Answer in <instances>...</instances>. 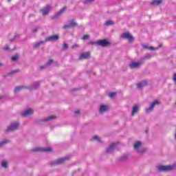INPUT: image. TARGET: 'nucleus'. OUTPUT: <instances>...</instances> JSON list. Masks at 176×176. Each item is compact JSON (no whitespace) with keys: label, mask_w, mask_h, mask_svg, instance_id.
Masks as SVG:
<instances>
[{"label":"nucleus","mask_w":176,"mask_h":176,"mask_svg":"<svg viewBox=\"0 0 176 176\" xmlns=\"http://www.w3.org/2000/svg\"><path fill=\"white\" fill-rule=\"evenodd\" d=\"M14 73H16V72H19V71H15V72H14Z\"/></svg>","instance_id":"nucleus-42"},{"label":"nucleus","mask_w":176,"mask_h":176,"mask_svg":"<svg viewBox=\"0 0 176 176\" xmlns=\"http://www.w3.org/2000/svg\"><path fill=\"white\" fill-rule=\"evenodd\" d=\"M17 58H19V57L17 56H14L12 57V60L16 61V60H17Z\"/></svg>","instance_id":"nucleus-32"},{"label":"nucleus","mask_w":176,"mask_h":176,"mask_svg":"<svg viewBox=\"0 0 176 176\" xmlns=\"http://www.w3.org/2000/svg\"><path fill=\"white\" fill-rule=\"evenodd\" d=\"M63 49H65V50H67L68 49V44H67L65 43H63Z\"/></svg>","instance_id":"nucleus-29"},{"label":"nucleus","mask_w":176,"mask_h":176,"mask_svg":"<svg viewBox=\"0 0 176 176\" xmlns=\"http://www.w3.org/2000/svg\"><path fill=\"white\" fill-rule=\"evenodd\" d=\"M24 89L23 87H17L15 88L14 92L17 93V91H20V90H23Z\"/></svg>","instance_id":"nucleus-26"},{"label":"nucleus","mask_w":176,"mask_h":176,"mask_svg":"<svg viewBox=\"0 0 176 176\" xmlns=\"http://www.w3.org/2000/svg\"><path fill=\"white\" fill-rule=\"evenodd\" d=\"M116 145H118V143L111 144L110 146L107 149L106 151L107 153H111V152L113 151V148L116 147Z\"/></svg>","instance_id":"nucleus-12"},{"label":"nucleus","mask_w":176,"mask_h":176,"mask_svg":"<svg viewBox=\"0 0 176 176\" xmlns=\"http://www.w3.org/2000/svg\"><path fill=\"white\" fill-rule=\"evenodd\" d=\"M59 38L60 36H58V34H55L50 36L47 38H45V42H54V41H58Z\"/></svg>","instance_id":"nucleus-4"},{"label":"nucleus","mask_w":176,"mask_h":176,"mask_svg":"<svg viewBox=\"0 0 176 176\" xmlns=\"http://www.w3.org/2000/svg\"><path fill=\"white\" fill-rule=\"evenodd\" d=\"M159 104H160V102H159V100H155L151 103V106L146 109V112H151V111H152L153 108H155V106L159 105Z\"/></svg>","instance_id":"nucleus-8"},{"label":"nucleus","mask_w":176,"mask_h":176,"mask_svg":"<svg viewBox=\"0 0 176 176\" xmlns=\"http://www.w3.org/2000/svg\"><path fill=\"white\" fill-rule=\"evenodd\" d=\"M43 68H45V66H41V69H43Z\"/></svg>","instance_id":"nucleus-41"},{"label":"nucleus","mask_w":176,"mask_h":176,"mask_svg":"<svg viewBox=\"0 0 176 176\" xmlns=\"http://www.w3.org/2000/svg\"><path fill=\"white\" fill-rule=\"evenodd\" d=\"M143 86H148V82L146 81H144L142 84V82H139L137 85L138 89H142Z\"/></svg>","instance_id":"nucleus-14"},{"label":"nucleus","mask_w":176,"mask_h":176,"mask_svg":"<svg viewBox=\"0 0 176 176\" xmlns=\"http://www.w3.org/2000/svg\"><path fill=\"white\" fill-rule=\"evenodd\" d=\"M108 109H109V108L107 104H102L100 107L99 112H100V113H104V112H107V111H108Z\"/></svg>","instance_id":"nucleus-11"},{"label":"nucleus","mask_w":176,"mask_h":176,"mask_svg":"<svg viewBox=\"0 0 176 176\" xmlns=\"http://www.w3.org/2000/svg\"><path fill=\"white\" fill-rule=\"evenodd\" d=\"M65 160H68V158L67 157L60 158L55 162V164H61V163H64Z\"/></svg>","instance_id":"nucleus-15"},{"label":"nucleus","mask_w":176,"mask_h":176,"mask_svg":"<svg viewBox=\"0 0 176 176\" xmlns=\"http://www.w3.org/2000/svg\"><path fill=\"white\" fill-rule=\"evenodd\" d=\"M3 50H9V46L6 45V46L3 47Z\"/></svg>","instance_id":"nucleus-36"},{"label":"nucleus","mask_w":176,"mask_h":176,"mask_svg":"<svg viewBox=\"0 0 176 176\" xmlns=\"http://www.w3.org/2000/svg\"><path fill=\"white\" fill-rule=\"evenodd\" d=\"M19 129V122H15L12 124L10 126L6 129V133L9 131H14V130H17Z\"/></svg>","instance_id":"nucleus-2"},{"label":"nucleus","mask_w":176,"mask_h":176,"mask_svg":"<svg viewBox=\"0 0 176 176\" xmlns=\"http://www.w3.org/2000/svg\"><path fill=\"white\" fill-rule=\"evenodd\" d=\"M87 58H90V52H83L80 54L79 60H87Z\"/></svg>","instance_id":"nucleus-10"},{"label":"nucleus","mask_w":176,"mask_h":176,"mask_svg":"<svg viewBox=\"0 0 176 176\" xmlns=\"http://www.w3.org/2000/svg\"><path fill=\"white\" fill-rule=\"evenodd\" d=\"M146 58H151V55L150 54H147L146 56Z\"/></svg>","instance_id":"nucleus-38"},{"label":"nucleus","mask_w":176,"mask_h":176,"mask_svg":"<svg viewBox=\"0 0 176 176\" xmlns=\"http://www.w3.org/2000/svg\"><path fill=\"white\" fill-rule=\"evenodd\" d=\"M1 166H2V167H4L5 168H6V167H8V163L6 162L3 161L1 163Z\"/></svg>","instance_id":"nucleus-28"},{"label":"nucleus","mask_w":176,"mask_h":176,"mask_svg":"<svg viewBox=\"0 0 176 176\" xmlns=\"http://www.w3.org/2000/svg\"><path fill=\"white\" fill-rule=\"evenodd\" d=\"M96 45H98V46H102V47H107V46H109V45H111V43L107 41V39H103L96 41Z\"/></svg>","instance_id":"nucleus-1"},{"label":"nucleus","mask_w":176,"mask_h":176,"mask_svg":"<svg viewBox=\"0 0 176 176\" xmlns=\"http://www.w3.org/2000/svg\"><path fill=\"white\" fill-rule=\"evenodd\" d=\"M74 113H75L76 115H79V114H80V110H76V111L74 112Z\"/></svg>","instance_id":"nucleus-35"},{"label":"nucleus","mask_w":176,"mask_h":176,"mask_svg":"<svg viewBox=\"0 0 176 176\" xmlns=\"http://www.w3.org/2000/svg\"><path fill=\"white\" fill-rule=\"evenodd\" d=\"M146 133H148V130H146Z\"/></svg>","instance_id":"nucleus-44"},{"label":"nucleus","mask_w":176,"mask_h":176,"mask_svg":"<svg viewBox=\"0 0 176 176\" xmlns=\"http://www.w3.org/2000/svg\"><path fill=\"white\" fill-rule=\"evenodd\" d=\"M70 27H71V25L67 24V25H65L63 26V28H64L65 30H67V28H70Z\"/></svg>","instance_id":"nucleus-31"},{"label":"nucleus","mask_w":176,"mask_h":176,"mask_svg":"<svg viewBox=\"0 0 176 176\" xmlns=\"http://www.w3.org/2000/svg\"><path fill=\"white\" fill-rule=\"evenodd\" d=\"M8 2H10L12 0H8Z\"/></svg>","instance_id":"nucleus-43"},{"label":"nucleus","mask_w":176,"mask_h":176,"mask_svg":"<svg viewBox=\"0 0 176 176\" xmlns=\"http://www.w3.org/2000/svg\"><path fill=\"white\" fill-rule=\"evenodd\" d=\"M141 65V63L140 62H132L130 65L129 67L130 68H138Z\"/></svg>","instance_id":"nucleus-13"},{"label":"nucleus","mask_w":176,"mask_h":176,"mask_svg":"<svg viewBox=\"0 0 176 176\" xmlns=\"http://www.w3.org/2000/svg\"><path fill=\"white\" fill-rule=\"evenodd\" d=\"M52 10V6L50 5H47L46 7L41 9L43 16H47V14Z\"/></svg>","instance_id":"nucleus-5"},{"label":"nucleus","mask_w":176,"mask_h":176,"mask_svg":"<svg viewBox=\"0 0 176 176\" xmlns=\"http://www.w3.org/2000/svg\"><path fill=\"white\" fill-rule=\"evenodd\" d=\"M52 63H53V60L52 59H50V60L48 62V65H50V64Z\"/></svg>","instance_id":"nucleus-37"},{"label":"nucleus","mask_w":176,"mask_h":176,"mask_svg":"<svg viewBox=\"0 0 176 176\" xmlns=\"http://www.w3.org/2000/svg\"><path fill=\"white\" fill-rule=\"evenodd\" d=\"M53 148L52 147H47L45 148H36L33 149V152H52Z\"/></svg>","instance_id":"nucleus-6"},{"label":"nucleus","mask_w":176,"mask_h":176,"mask_svg":"<svg viewBox=\"0 0 176 176\" xmlns=\"http://www.w3.org/2000/svg\"><path fill=\"white\" fill-rule=\"evenodd\" d=\"M34 113V110L32 109H28L25 110L24 112L21 113V115L23 118H25L27 116H30V115H32Z\"/></svg>","instance_id":"nucleus-9"},{"label":"nucleus","mask_w":176,"mask_h":176,"mask_svg":"<svg viewBox=\"0 0 176 176\" xmlns=\"http://www.w3.org/2000/svg\"><path fill=\"white\" fill-rule=\"evenodd\" d=\"M121 37L124 38V39H128L129 42H133V41H134V37H133V36H131V34H130L129 32L124 33L121 35Z\"/></svg>","instance_id":"nucleus-7"},{"label":"nucleus","mask_w":176,"mask_h":176,"mask_svg":"<svg viewBox=\"0 0 176 176\" xmlns=\"http://www.w3.org/2000/svg\"><path fill=\"white\" fill-rule=\"evenodd\" d=\"M137 112H138V106L135 105L133 107L132 113H131L132 116H134V115L137 113Z\"/></svg>","instance_id":"nucleus-16"},{"label":"nucleus","mask_w":176,"mask_h":176,"mask_svg":"<svg viewBox=\"0 0 176 176\" xmlns=\"http://www.w3.org/2000/svg\"><path fill=\"white\" fill-rule=\"evenodd\" d=\"M94 0H85L84 3H91Z\"/></svg>","instance_id":"nucleus-30"},{"label":"nucleus","mask_w":176,"mask_h":176,"mask_svg":"<svg viewBox=\"0 0 176 176\" xmlns=\"http://www.w3.org/2000/svg\"><path fill=\"white\" fill-rule=\"evenodd\" d=\"M45 43V41H39L38 43L34 45L33 48L34 49H38L41 45H43Z\"/></svg>","instance_id":"nucleus-17"},{"label":"nucleus","mask_w":176,"mask_h":176,"mask_svg":"<svg viewBox=\"0 0 176 176\" xmlns=\"http://www.w3.org/2000/svg\"><path fill=\"white\" fill-rule=\"evenodd\" d=\"M116 92H111L110 94H109V97L110 98H113V97H116Z\"/></svg>","instance_id":"nucleus-23"},{"label":"nucleus","mask_w":176,"mask_h":176,"mask_svg":"<svg viewBox=\"0 0 176 176\" xmlns=\"http://www.w3.org/2000/svg\"><path fill=\"white\" fill-rule=\"evenodd\" d=\"M144 49H147L148 50H156V48L153 47H148V45H143Z\"/></svg>","instance_id":"nucleus-21"},{"label":"nucleus","mask_w":176,"mask_h":176,"mask_svg":"<svg viewBox=\"0 0 176 176\" xmlns=\"http://www.w3.org/2000/svg\"><path fill=\"white\" fill-rule=\"evenodd\" d=\"M93 140H95L96 141H98L100 142V138H98V136H94L93 138Z\"/></svg>","instance_id":"nucleus-33"},{"label":"nucleus","mask_w":176,"mask_h":176,"mask_svg":"<svg viewBox=\"0 0 176 176\" xmlns=\"http://www.w3.org/2000/svg\"><path fill=\"white\" fill-rule=\"evenodd\" d=\"M141 145H142V143L141 142H136L133 145V148L134 149H138V148H140Z\"/></svg>","instance_id":"nucleus-18"},{"label":"nucleus","mask_w":176,"mask_h":176,"mask_svg":"<svg viewBox=\"0 0 176 176\" xmlns=\"http://www.w3.org/2000/svg\"><path fill=\"white\" fill-rule=\"evenodd\" d=\"M160 171H171L174 170V166H160L158 167Z\"/></svg>","instance_id":"nucleus-3"},{"label":"nucleus","mask_w":176,"mask_h":176,"mask_svg":"<svg viewBox=\"0 0 176 176\" xmlns=\"http://www.w3.org/2000/svg\"><path fill=\"white\" fill-rule=\"evenodd\" d=\"M66 10H67V7H63V8L57 13V16H60V14H61V13H63V12H65Z\"/></svg>","instance_id":"nucleus-22"},{"label":"nucleus","mask_w":176,"mask_h":176,"mask_svg":"<svg viewBox=\"0 0 176 176\" xmlns=\"http://www.w3.org/2000/svg\"><path fill=\"white\" fill-rule=\"evenodd\" d=\"M90 37V36L89 34H85L82 37V41H86V39H88Z\"/></svg>","instance_id":"nucleus-27"},{"label":"nucleus","mask_w":176,"mask_h":176,"mask_svg":"<svg viewBox=\"0 0 176 176\" xmlns=\"http://www.w3.org/2000/svg\"><path fill=\"white\" fill-rule=\"evenodd\" d=\"M69 25H70V27H76V25H78L76 22H75V20H74V19L70 21Z\"/></svg>","instance_id":"nucleus-19"},{"label":"nucleus","mask_w":176,"mask_h":176,"mask_svg":"<svg viewBox=\"0 0 176 176\" xmlns=\"http://www.w3.org/2000/svg\"><path fill=\"white\" fill-rule=\"evenodd\" d=\"M175 140H176V135H175Z\"/></svg>","instance_id":"nucleus-45"},{"label":"nucleus","mask_w":176,"mask_h":176,"mask_svg":"<svg viewBox=\"0 0 176 176\" xmlns=\"http://www.w3.org/2000/svg\"><path fill=\"white\" fill-rule=\"evenodd\" d=\"M3 144H6V142H2L1 143V145H3Z\"/></svg>","instance_id":"nucleus-40"},{"label":"nucleus","mask_w":176,"mask_h":176,"mask_svg":"<svg viewBox=\"0 0 176 176\" xmlns=\"http://www.w3.org/2000/svg\"><path fill=\"white\" fill-rule=\"evenodd\" d=\"M160 3H162V0H158V1H155L151 3V5H160Z\"/></svg>","instance_id":"nucleus-20"},{"label":"nucleus","mask_w":176,"mask_h":176,"mask_svg":"<svg viewBox=\"0 0 176 176\" xmlns=\"http://www.w3.org/2000/svg\"><path fill=\"white\" fill-rule=\"evenodd\" d=\"M78 46H79V45H78V44H76V45H73L72 47H73V48H74V47H78Z\"/></svg>","instance_id":"nucleus-39"},{"label":"nucleus","mask_w":176,"mask_h":176,"mask_svg":"<svg viewBox=\"0 0 176 176\" xmlns=\"http://www.w3.org/2000/svg\"><path fill=\"white\" fill-rule=\"evenodd\" d=\"M105 25H113V21H107L105 22Z\"/></svg>","instance_id":"nucleus-25"},{"label":"nucleus","mask_w":176,"mask_h":176,"mask_svg":"<svg viewBox=\"0 0 176 176\" xmlns=\"http://www.w3.org/2000/svg\"><path fill=\"white\" fill-rule=\"evenodd\" d=\"M57 117L56 116H51L46 118L45 120H53L54 119H56Z\"/></svg>","instance_id":"nucleus-24"},{"label":"nucleus","mask_w":176,"mask_h":176,"mask_svg":"<svg viewBox=\"0 0 176 176\" xmlns=\"http://www.w3.org/2000/svg\"><path fill=\"white\" fill-rule=\"evenodd\" d=\"M89 45H97V43H95L93 41H90L89 43Z\"/></svg>","instance_id":"nucleus-34"}]
</instances>
